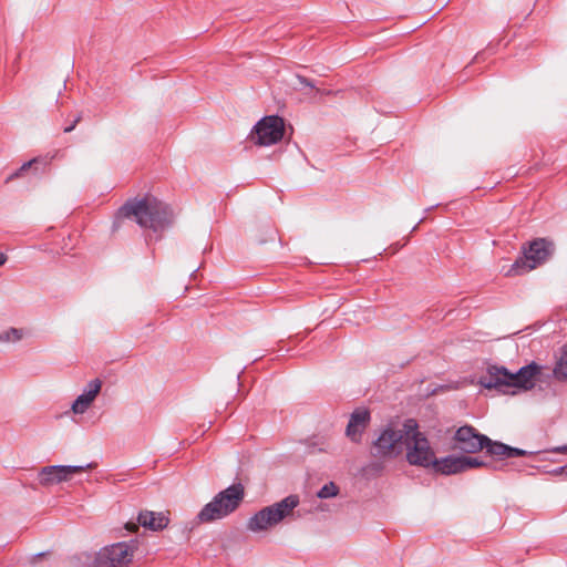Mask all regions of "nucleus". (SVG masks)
Instances as JSON below:
<instances>
[{
    "label": "nucleus",
    "mask_w": 567,
    "mask_h": 567,
    "mask_svg": "<svg viewBox=\"0 0 567 567\" xmlns=\"http://www.w3.org/2000/svg\"><path fill=\"white\" fill-rule=\"evenodd\" d=\"M118 216L136 221L142 228L163 231L173 221V212L167 204L154 196L127 200L118 210Z\"/></svg>",
    "instance_id": "f257e3e1"
},
{
    "label": "nucleus",
    "mask_w": 567,
    "mask_h": 567,
    "mask_svg": "<svg viewBox=\"0 0 567 567\" xmlns=\"http://www.w3.org/2000/svg\"><path fill=\"white\" fill-rule=\"evenodd\" d=\"M540 373V367L532 362L512 373L505 367L489 365L486 373L480 378V384L485 389H495L501 393H509L511 388L530 390L535 379Z\"/></svg>",
    "instance_id": "f03ea898"
},
{
    "label": "nucleus",
    "mask_w": 567,
    "mask_h": 567,
    "mask_svg": "<svg viewBox=\"0 0 567 567\" xmlns=\"http://www.w3.org/2000/svg\"><path fill=\"white\" fill-rule=\"evenodd\" d=\"M405 441L403 450L406 451V461L409 464L420 467H431L435 452L432 449L426 435L419 430V424L414 419L404 421Z\"/></svg>",
    "instance_id": "7ed1b4c3"
},
{
    "label": "nucleus",
    "mask_w": 567,
    "mask_h": 567,
    "mask_svg": "<svg viewBox=\"0 0 567 567\" xmlns=\"http://www.w3.org/2000/svg\"><path fill=\"white\" fill-rule=\"evenodd\" d=\"M244 496L245 489L240 483L230 485L202 508L197 515L198 520L210 523L228 516L239 507Z\"/></svg>",
    "instance_id": "20e7f679"
},
{
    "label": "nucleus",
    "mask_w": 567,
    "mask_h": 567,
    "mask_svg": "<svg viewBox=\"0 0 567 567\" xmlns=\"http://www.w3.org/2000/svg\"><path fill=\"white\" fill-rule=\"evenodd\" d=\"M299 503V496L292 494L280 502L266 506L249 518L247 528L254 533L267 530L292 516Z\"/></svg>",
    "instance_id": "39448f33"
},
{
    "label": "nucleus",
    "mask_w": 567,
    "mask_h": 567,
    "mask_svg": "<svg viewBox=\"0 0 567 567\" xmlns=\"http://www.w3.org/2000/svg\"><path fill=\"white\" fill-rule=\"evenodd\" d=\"M554 246L545 238H537L524 250V259L516 260L506 271V276H517L535 269L545 262L553 254Z\"/></svg>",
    "instance_id": "423d86ee"
},
{
    "label": "nucleus",
    "mask_w": 567,
    "mask_h": 567,
    "mask_svg": "<svg viewBox=\"0 0 567 567\" xmlns=\"http://www.w3.org/2000/svg\"><path fill=\"white\" fill-rule=\"evenodd\" d=\"M135 549L134 542L104 546L95 554L90 567H130Z\"/></svg>",
    "instance_id": "0eeeda50"
},
{
    "label": "nucleus",
    "mask_w": 567,
    "mask_h": 567,
    "mask_svg": "<svg viewBox=\"0 0 567 567\" xmlns=\"http://www.w3.org/2000/svg\"><path fill=\"white\" fill-rule=\"evenodd\" d=\"M285 134V122L278 115L262 117L248 135L250 143L257 146H270L279 143Z\"/></svg>",
    "instance_id": "6e6552de"
},
{
    "label": "nucleus",
    "mask_w": 567,
    "mask_h": 567,
    "mask_svg": "<svg viewBox=\"0 0 567 567\" xmlns=\"http://www.w3.org/2000/svg\"><path fill=\"white\" fill-rule=\"evenodd\" d=\"M405 441L404 423L401 429L386 427L373 443V455L380 458H394L403 452Z\"/></svg>",
    "instance_id": "1a4fd4ad"
},
{
    "label": "nucleus",
    "mask_w": 567,
    "mask_h": 567,
    "mask_svg": "<svg viewBox=\"0 0 567 567\" xmlns=\"http://www.w3.org/2000/svg\"><path fill=\"white\" fill-rule=\"evenodd\" d=\"M454 447L466 454H474L484 450L489 437L481 434L472 425H463L458 427L454 434Z\"/></svg>",
    "instance_id": "9d476101"
},
{
    "label": "nucleus",
    "mask_w": 567,
    "mask_h": 567,
    "mask_svg": "<svg viewBox=\"0 0 567 567\" xmlns=\"http://www.w3.org/2000/svg\"><path fill=\"white\" fill-rule=\"evenodd\" d=\"M94 467V464L90 463L86 465H50L44 466L40 470L38 474L39 483L42 486H50L53 484H59L62 482H66L71 480L74 474H79L84 472L85 470H91Z\"/></svg>",
    "instance_id": "9b49d317"
},
{
    "label": "nucleus",
    "mask_w": 567,
    "mask_h": 567,
    "mask_svg": "<svg viewBox=\"0 0 567 567\" xmlns=\"http://www.w3.org/2000/svg\"><path fill=\"white\" fill-rule=\"evenodd\" d=\"M370 412L367 409H355L349 420L346 429L347 436L352 442H359L361 434L370 423Z\"/></svg>",
    "instance_id": "f8f14e48"
},
{
    "label": "nucleus",
    "mask_w": 567,
    "mask_h": 567,
    "mask_svg": "<svg viewBox=\"0 0 567 567\" xmlns=\"http://www.w3.org/2000/svg\"><path fill=\"white\" fill-rule=\"evenodd\" d=\"M138 525L157 532L164 529L168 525V517L161 512L143 511L137 517Z\"/></svg>",
    "instance_id": "ddd939ff"
},
{
    "label": "nucleus",
    "mask_w": 567,
    "mask_h": 567,
    "mask_svg": "<svg viewBox=\"0 0 567 567\" xmlns=\"http://www.w3.org/2000/svg\"><path fill=\"white\" fill-rule=\"evenodd\" d=\"M462 456L449 455L442 458H434L432 467L443 475H452L463 472Z\"/></svg>",
    "instance_id": "4468645a"
},
{
    "label": "nucleus",
    "mask_w": 567,
    "mask_h": 567,
    "mask_svg": "<svg viewBox=\"0 0 567 567\" xmlns=\"http://www.w3.org/2000/svg\"><path fill=\"white\" fill-rule=\"evenodd\" d=\"M49 164L45 157H34L29 162L23 163L17 171L10 174L6 178V183H10L13 179L23 177L29 171H32L33 174H38L41 168H44Z\"/></svg>",
    "instance_id": "2eb2a0df"
},
{
    "label": "nucleus",
    "mask_w": 567,
    "mask_h": 567,
    "mask_svg": "<svg viewBox=\"0 0 567 567\" xmlns=\"http://www.w3.org/2000/svg\"><path fill=\"white\" fill-rule=\"evenodd\" d=\"M484 450H486L488 455L503 460L507 456L508 445L489 439V442H486V445H484Z\"/></svg>",
    "instance_id": "dca6fc26"
},
{
    "label": "nucleus",
    "mask_w": 567,
    "mask_h": 567,
    "mask_svg": "<svg viewBox=\"0 0 567 567\" xmlns=\"http://www.w3.org/2000/svg\"><path fill=\"white\" fill-rule=\"evenodd\" d=\"M554 378L558 381H567V344L563 347L561 355L554 368Z\"/></svg>",
    "instance_id": "f3484780"
},
{
    "label": "nucleus",
    "mask_w": 567,
    "mask_h": 567,
    "mask_svg": "<svg viewBox=\"0 0 567 567\" xmlns=\"http://www.w3.org/2000/svg\"><path fill=\"white\" fill-rule=\"evenodd\" d=\"M102 388V381L100 379H94L87 384V389L81 394L85 399L90 400L92 403L100 393Z\"/></svg>",
    "instance_id": "a211bd4d"
},
{
    "label": "nucleus",
    "mask_w": 567,
    "mask_h": 567,
    "mask_svg": "<svg viewBox=\"0 0 567 567\" xmlns=\"http://www.w3.org/2000/svg\"><path fill=\"white\" fill-rule=\"evenodd\" d=\"M338 493L339 487L333 482H329L319 489L317 496L319 498H330L337 496Z\"/></svg>",
    "instance_id": "6ab92c4d"
},
{
    "label": "nucleus",
    "mask_w": 567,
    "mask_h": 567,
    "mask_svg": "<svg viewBox=\"0 0 567 567\" xmlns=\"http://www.w3.org/2000/svg\"><path fill=\"white\" fill-rule=\"evenodd\" d=\"M23 337V331L21 329L17 328H10L9 330L2 332L0 334V341L1 342H10V341H19Z\"/></svg>",
    "instance_id": "aec40b11"
},
{
    "label": "nucleus",
    "mask_w": 567,
    "mask_h": 567,
    "mask_svg": "<svg viewBox=\"0 0 567 567\" xmlns=\"http://www.w3.org/2000/svg\"><path fill=\"white\" fill-rule=\"evenodd\" d=\"M92 402L85 399L83 395H79L76 400L72 404V411L75 414H83L90 406Z\"/></svg>",
    "instance_id": "412c9836"
},
{
    "label": "nucleus",
    "mask_w": 567,
    "mask_h": 567,
    "mask_svg": "<svg viewBox=\"0 0 567 567\" xmlns=\"http://www.w3.org/2000/svg\"><path fill=\"white\" fill-rule=\"evenodd\" d=\"M463 458V472L470 470V468H475V467H481V466H485L486 463L483 462L481 458L478 457H473V456H462Z\"/></svg>",
    "instance_id": "4be33fe9"
},
{
    "label": "nucleus",
    "mask_w": 567,
    "mask_h": 567,
    "mask_svg": "<svg viewBox=\"0 0 567 567\" xmlns=\"http://www.w3.org/2000/svg\"><path fill=\"white\" fill-rule=\"evenodd\" d=\"M529 454L530 453L525 451V450H522V449H518V447L508 446L506 458L520 457V456H526V455H529Z\"/></svg>",
    "instance_id": "5701e85b"
},
{
    "label": "nucleus",
    "mask_w": 567,
    "mask_h": 567,
    "mask_svg": "<svg viewBox=\"0 0 567 567\" xmlns=\"http://www.w3.org/2000/svg\"><path fill=\"white\" fill-rule=\"evenodd\" d=\"M80 121H81V116L79 115V116H76V117L74 118V121L72 122V124H69V126H65V127L63 128V132H64V133H70V132H72V131L75 128L76 124H78Z\"/></svg>",
    "instance_id": "b1692460"
},
{
    "label": "nucleus",
    "mask_w": 567,
    "mask_h": 567,
    "mask_svg": "<svg viewBox=\"0 0 567 567\" xmlns=\"http://www.w3.org/2000/svg\"><path fill=\"white\" fill-rule=\"evenodd\" d=\"M125 527L131 533H134L138 529V525H136L135 523H127Z\"/></svg>",
    "instance_id": "393cba45"
},
{
    "label": "nucleus",
    "mask_w": 567,
    "mask_h": 567,
    "mask_svg": "<svg viewBox=\"0 0 567 567\" xmlns=\"http://www.w3.org/2000/svg\"><path fill=\"white\" fill-rule=\"evenodd\" d=\"M298 79L301 83H305L306 85H309L310 87H315V85L311 82H309L306 78L298 74Z\"/></svg>",
    "instance_id": "a878e982"
},
{
    "label": "nucleus",
    "mask_w": 567,
    "mask_h": 567,
    "mask_svg": "<svg viewBox=\"0 0 567 567\" xmlns=\"http://www.w3.org/2000/svg\"><path fill=\"white\" fill-rule=\"evenodd\" d=\"M555 452H558V453H567V445L555 449Z\"/></svg>",
    "instance_id": "bb28decb"
},
{
    "label": "nucleus",
    "mask_w": 567,
    "mask_h": 567,
    "mask_svg": "<svg viewBox=\"0 0 567 567\" xmlns=\"http://www.w3.org/2000/svg\"><path fill=\"white\" fill-rule=\"evenodd\" d=\"M44 555H45L44 553H41V554H38V555L33 556L32 559H31V563L35 564L37 559H39L40 557H43Z\"/></svg>",
    "instance_id": "cd10ccee"
},
{
    "label": "nucleus",
    "mask_w": 567,
    "mask_h": 567,
    "mask_svg": "<svg viewBox=\"0 0 567 567\" xmlns=\"http://www.w3.org/2000/svg\"><path fill=\"white\" fill-rule=\"evenodd\" d=\"M7 260V257L3 252H0V266H2Z\"/></svg>",
    "instance_id": "c85d7f7f"
},
{
    "label": "nucleus",
    "mask_w": 567,
    "mask_h": 567,
    "mask_svg": "<svg viewBox=\"0 0 567 567\" xmlns=\"http://www.w3.org/2000/svg\"><path fill=\"white\" fill-rule=\"evenodd\" d=\"M560 473L567 477V465L560 466Z\"/></svg>",
    "instance_id": "c756f323"
},
{
    "label": "nucleus",
    "mask_w": 567,
    "mask_h": 567,
    "mask_svg": "<svg viewBox=\"0 0 567 567\" xmlns=\"http://www.w3.org/2000/svg\"><path fill=\"white\" fill-rule=\"evenodd\" d=\"M275 66L277 68H284V69H290L291 66L290 65H280L278 63L275 64Z\"/></svg>",
    "instance_id": "7c9ffc66"
},
{
    "label": "nucleus",
    "mask_w": 567,
    "mask_h": 567,
    "mask_svg": "<svg viewBox=\"0 0 567 567\" xmlns=\"http://www.w3.org/2000/svg\"><path fill=\"white\" fill-rule=\"evenodd\" d=\"M554 473H555V474H557V475H563V474L560 473V467H558L557 470H555V471H554Z\"/></svg>",
    "instance_id": "2f4dec72"
}]
</instances>
